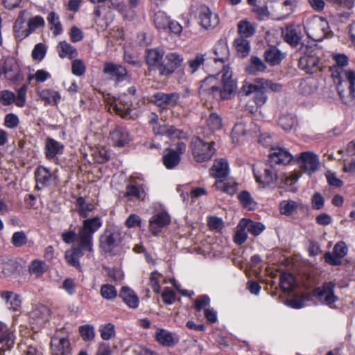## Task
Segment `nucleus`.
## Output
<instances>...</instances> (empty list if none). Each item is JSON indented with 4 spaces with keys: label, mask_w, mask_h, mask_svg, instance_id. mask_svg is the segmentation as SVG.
Instances as JSON below:
<instances>
[{
    "label": "nucleus",
    "mask_w": 355,
    "mask_h": 355,
    "mask_svg": "<svg viewBox=\"0 0 355 355\" xmlns=\"http://www.w3.org/2000/svg\"><path fill=\"white\" fill-rule=\"evenodd\" d=\"M284 40L293 46L298 45L302 40L301 28L298 26L288 25L282 31Z\"/></svg>",
    "instance_id": "nucleus-26"
},
{
    "label": "nucleus",
    "mask_w": 355,
    "mask_h": 355,
    "mask_svg": "<svg viewBox=\"0 0 355 355\" xmlns=\"http://www.w3.org/2000/svg\"><path fill=\"white\" fill-rule=\"evenodd\" d=\"M238 198L243 207L245 208L248 209H254L257 207V204L248 191H241L239 194Z\"/></svg>",
    "instance_id": "nucleus-53"
},
{
    "label": "nucleus",
    "mask_w": 355,
    "mask_h": 355,
    "mask_svg": "<svg viewBox=\"0 0 355 355\" xmlns=\"http://www.w3.org/2000/svg\"><path fill=\"white\" fill-rule=\"evenodd\" d=\"M266 69V65L261 58L257 56H252L250 64L245 68V71L248 74H257L263 72Z\"/></svg>",
    "instance_id": "nucleus-41"
},
{
    "label": "nucleus",
    "mask_w": 355,
    "mask_h": 355,
    "mask_svg": "<svg viewBox=\"0 0 355 355\" xmlns=\"http://www.w3.org/2000/svg\"><path fill=\"white\" fill-rule=\"evenodd\" d=\"M169 18L165 12L159 11L154 15V23L158 29H166L169 25Z\"/></svg>",
    "instance_id": "nucleus-55"
},
{
    "label": "nucleus",
    "mask_w": 355,
    "mask_h": 355,
    "mask_svg": "<svg viewBox=\"0 0 355 355\" xmlns=\"http://www.w3.org/2000/svg\"><path fill=\"white\" fill-rule=\"evenodd\" d=\"M47 21L51 26L50 29L52 31L54 35L57 36L62 34V26L58 15L54 11L50 12L47 17Z\"/></svg>",
    "instance_id": "nucleus-45"
},
{
    "label": "nucleus",
    "mask_w": 355,
    "mask_h": 355,
    "mask_svg": "<svg viewBox=\"0 0 355 355\" xmlns=\"http://www.w3.org/2000/svg\"><path fill=\"white\" fill-rule=\"evenodd\" d=\"M110 137L116 146H124L129 141V134L126 129L116 126L110 132Z\"/></svg>",
    "instance_id": "nucleus-31"
},
{
    "label": "nucleus",
    "mask_w": 355,
    "mask_h": 355,
    "mask_svg": "<svg viewBox=\"0 0 355 355\" xmlns=\"http://www.w3.org/2000/svg\"><path fill=\"white\" fill-rule=\"evenodd\" d=\"M76 207L80 216L86 218L95 209V205L91 201H87L85 198L79 196L76 201Z\"/></svg>",
    "instance_id": "nucleus-36"
},
{
    "label": "nucleus",
    "mask_w": 355,
    "mask_h": 355,
    "mask_svg": "<svg viewBox=\"0 0 355 355\" xmlns=\"http://www.w3.org/2000/svg\"><path fill=\"white\" fill-rule=\"evenodd\" d=\"M256 31L254 24L250 23L247 20H241L238 24V32L239 37L247 39L252 37Z\"/></svg>",
    "instance_id": "nucleus-40"
},
{
    "label": "nucleus",
    "mask_w": 355,
    "mask_h": 355,
    "mask_svg": "<svg viewBox=\"0 0 355 355\" xmlns=\"http://www.w3.org/2000/svg\"><path fill=\"white\" fill-rule=\"evenodd\" d=\"M163 279L162 274L157 271H153L149 277L150 284L155 293H159L161 290L160 282Z\"/></svg>",
    "instance_id": "nucleus-58"
},
{
    "label": "nucleus",
    "mask_w": 355,
    "mask_h": 355,
    "mask_svg": "<svg viewBox=\"0 0 355 355\" xmlns=\"http://www.w3.org/2000/svg\"><path fill=\"white\" fill-rule=\"evenodd\" d=\"M214 144V141L206 142L199 137H193L190 149L193 159L200 163L209 160L216 152Z\"/></svg>",
    "instance_id": "nucleus-5"
},
{
    "label": "nucleus",
    "mask_w": 355,
    "mask_h": 355,
    "mask_svg": "<svg viewBox=\"0 0 355 355\" xmlns=\"http://www.w3.org/2000/svg\"><path fill=\"white\" fill-rule=\"evenodd\" d=\"M180 99L179 94L176 92L164 93L158 92L154 93L150 98V101L162 109L174 107Z\"/></svg>",
    "instance_id": "nucleus-11"
},
{
    "label": "nucleus",
    "mask_w": 355,
    "mask_h": 355,
    "mask_svg": "<svg viewBox=\"0 0 355 355\" xmlns=\"http://www.w3.org/2000/svg\"><path fill=\"white\" fill-rule=\"evenodd\" d=\"M155 338L160 345L166 347L173 346L178 342L173 334L164 329H158L155 334Z\"/></svg>",
    "instance_id": "nucleus-34"
},
{
    "label": "nucleus",
    "mask_w": 355,
    "mask_h": 355,
    "mask_svg": "<svg viewBox=\"0 0 355 355\" xmlns=\"http://www.w3.org/2000/svg\"><path fill=\"white\" fill-rule=\"evenodd\" d=\"M347 76L336 80L338 92L341 101L347 105H352L355 100V72H348Z\"/></svg>",
    "instance_id": "nucleus-6"
},
{
    "label": "nucleus",
    "mask_w": 355,
    "mask_h": 355,
    "mask_svg": "<svg viewBox=\"0 0 355 355\" xmlns=\"http://www.w3.org/2000/svg\"><path fill=\"white\" fill-rule=\"evenodd\" d=\"M329 23L322 17H314L307 20L304 26V31L308 37L317 42L322 41L328 35Z\"/></svg>",
    "instance_id": "nucleus-7"
},
{
    "label": "nucleus",
    "mask_w": 355,
    "mask_h": 355,
    "mask_svg": "<svg viewBox=\"0 0 355 355\" xmlns=\"http://www.w3.org/2000/svg\"><path fill=\"white\" fill-rule=\"evenodd\" d=\"M102 225L103 221L100 216L87 218L83 221L78 232V246L71 250L78 259L84 255V251H93V235Z\"/></svg>",
    "instance_id": "nucleus-2"
},
{
    "label": "nucleus",
    "mask_w": 355,
    "mask_h": 355,
    "mask_svg": "<svg viewBox=\"0 0 355 355\" xmlns=\"http://www.w3.org/2000/svg\"><path fill=\"white\" fill-rule=\"evenodd\" d=\"M21 355H42L40 346L33 342L30 343H26L19 346Z\"/></svg>",
    "instance_id": "nucleus-50"
},
{
    "label": "nucleus",
    "mask_w": 355,
    "mask_h": 355,
    "mask_svg": "<svg viewBox=\"0 0 355 355\" xmlns=\"http://www.w3.org/2000/svg\"><path fill=\"white\" fill-rule=\"evenodd\" d=\"M214 186L218 190L222 191L228 194L232 195L236 191V184L232 181H223L222 180H217Z\"/></svg>",
    "instance_id": "nucleus-52"
},
{
    "label": "nucleus",
    "mask_w": 355,
    "mask_h": 355,
    "mask_svg": "<svg viewBox=\"0 0 355 355\" xmlns=\"http://www.w3.org/2000/svg\"><path fill=\"white\" fill-rule=\"evenodd\" d=\"M184 62L183 55L177 52H170L165 55L160 76L170 77Z\"/></svg>",
    "instance_id": "nucleus-10"
},
{
    "label": "nucleus",
    "mask_w": 355,
    "mask_h": 355,
    "mask_svg": "<svg viewBox=\"0 0 355 355\" xmlns=\"http://www.w3.org/2000/svg\"><path fill=\"white\" fill-rule=\"evenodd\" d=\"M171 223V217L166 212H159L150 220L149 230L153 235L158 234L161 229L167 226Z\"/></svg>",
    "instance_id": "nucleus-23"
},
{
    "label": "nucleus",
    "mask_w": 355,
    "mask_h": 355,
    "mask_svg": "<svg viewBox=\"0 0 355 355\" xmlns=\"http://www.w3.org/2000/svg\"><path fill=\"white\" fill-rule=\"evenodd\" d=\"M49 315V309L42 304L36 306L31 313V318L36 320L37 322H44L48 320Z\"/></svg>",
    "instance_id": "nucleus-46"
},
{
    "label": "nucleus",
    "mask_w": 355,
    "mask_h": 355,
    "mask_svg": "<svg viewBox=\"0 0 355 355\" xmlns=\"http://www.w3.org/2000/svg\"><path fill=\"white\" fill-rule=\"evenodd\" d=\"M48 266L44 261L34 259L28 266V272L35 277H40L46 271Z\"/></svg>",
    "instance_id": "nucleus-44"
},
{
    "label": "nucleus",
    "mask_w": 355,
    "mask_h": 355,
    "mask_svg": "<svg viewBox=\"0 0 355 355\" xmlns=\"http://www.w3.org/2000/svg\"><path fill=\"white\" fill-rule=\"evenodd\" d=\"M234 46L239 55L242 57H246L250 51V44L249 40L243 37H238L234 40Z\"/></svg>",
    "instance_id": "nucleus-49"
},
{
    "label": "nucleus",
    "mask_w": 355,
    "mask_h": 355,
    "mask_svg": "<svg viewBox=\"0 0 355 355\" xmlns=\"http://www.w3.org/2000/svg\"><path fill=\"white\" fill-rule=\"evenodd\" d=\"M57 52L61 58L72 59L77 55L76 49L66 41L59 42L57 46Z\"/></svg>",
    "instance_id": "nucleus-39"
},
{
    "label": "nucleus",
    "mask_w": 355,
    "mask_h": 355,
    "mask_svg": "<svg viewBox=\"0 0 355 355\" xmlns=\"http://www.w3.org/2000/svg\"><path fill=\"white\" fill-rule=\"evenodd\" d=\"M101 295L106 300H114L117 296V291L115 287L111 284H103L101 288Z\"/></svg>",
    "instance_id": "nucleus-60"
},
{
    "label": "nucleus",
    "mask_w": 355,
    "mask_h": 355,
    "mask_svg": "<svg viewBox=\"0 0 355 355\" xmlns=\"http://www.w3.org/2000/svg\"><path fill=\"white\" fill-rule=\"evenodd\" d=\"M295 122V119L289 115H282L279 119V125L285 131H290L293 128Z\"/></svg>",
    "instance_id": "nucleus-63"
},
{
    "label": "nucleus",
    "mask_w": 355,
    "mask_h": 355,
    "mask_svg": "<svg viewBox=\"0 0 355 355\" xmlns=\"http://www.w3.org/2000/svg\"><path fill=\"white\" fill-rule=\"evenodd\" d=\"M180 161V157L178 152L170 150L163 156V163L168 169L175 167Z\"/></svg>",
    "instance_id": "nucleus-48"
},
{
    "label": "nucleus",
    "mask_w": 355,
    "mask_h": 355,
    "mask_svg": "<svg viewBox=\"0 0 355 355\" xmlns=\"http://www.w3.org/2000/svg\"><path fill=\"white\" fill-rule=\"evenodd\" d=\"M17 270L16 262L8 257H0V278L12 277Z\"/></svg>",
    "instance_id": "nucleus-33"
},
{
    "label": "nucleus",
    "mask_w": 355,
    "mask_h": 355,
    "mask_svg": "<svg viewBox=\"0 0 355 355\" xmlns=\"http://www.w3.org/2000/svg\"><path fill=\"white\" fill-rule=\"evenodd\" d=\"M264 57L266 61L272 66L279 64L284 58L283 54L275 47L266 50L264 53Z\"/></svg>",
    "instance_id": "nucleus-42"
},
{
    "label": "nucleus",
    "mask_w": 355,
    "mask_h": 355,
    "mask_svg": "<svg viewBox=\"0 0 355 355\" xmlns=\"http://www.w3.org/2000/svg\"><path fill=\"white\" fill-rule=\"evenodd\" d=\"M207 125L212 131L218 130L222 128V119L216 113H211L207 119Z\"/></svg>",
    "instance_id": "nucleus-61"
},
{
    "label": "nucleus",
    "mask_w": 355,
    "mask_h": 355,
    "mask_svg": "<svg viewBox=\"0 0 355 355\" xmlns=\"http://www.w3.org/2000/svg\"><path fill=\"white\" fill-rule=\"evenodd\" d=\"M302 208V204L293 200H284L279 203V209L282 215L290 216Z\"/></svg>",
    "instance_id": "nucleus-37"
},
{
    "label": "nucleus",
    "mask_w": 355,
    "mask_h": 355,
    "mask_svg": "<svg viewBox=\"0 0 355 355\" xmlns=\"http://www.w3.org/2000/svg\"><path fill=\"white\" fill-rule=\"evenodd\" d=\"M298 66L307 73H313L320 69V59L315 54L304 55L300 58Z\"/></svg>",
    "instance_id": "nucleus-24"
},
{
    "label": "nucleus",
    "mask_w": 355,
    "mask_h": 355,
    "mask_svg": "<svg viewBox=\"0 0 355 355\" xmlns=\"http://www.w3.org/2000/svg\"><path fill=\"white\" fill-rule=\"evenodd\" d=\"M298 163L300 168L309 175L314 173L318 170L320 166V160L318 156L310 151L301 153Z\"/></svg>",
    "instance_id": "nucleus-12"
},
{
    "label": "nucleus",
    "mask_w": 355,
    "mask_h": 355,
    "mask_svg": "<svg viewBox=\"0 0 355 355\" xmlns=\"http://www.w3.org/2000/svg\"><path fill=\"white\" fill-rule=\"evenodd\" d=\"M214 53L216 61L224 62L229 55V49L227 44L223 41L218 42L214 46Z\"/></svg>",
    "instance_id": "nucleus-47"
},
{
    "label": "nucleus",
    "mask_w": 355,
    "mask_h": 355,
    "mask_svg": "<svg viewBox=\"0 0 355 355\" xmlns=\"http://www.w3.org/2000/svg\"><path fill=\"white\" fill-rule=\"evenodd\" d=\"M121 240L122 232L119 228H105L99 236V248L105 253L115 254Z\"/></svg>",
    "instance_id": "nucleus-3"
},
{
    "label": "nucleus",
    "mask_w": 355,
    "mask_h": 355,
    "mask_svg": "<svg viewBox=\"0 0 355 355\" xmlns=\"http://www.w3.org/2000/svg\"><path fill=\"white\" fill-rule=\"evenodd\" d=\"M253 172L257 182L263 187L275 184L278 178L277 171L272 164L254 166Z\"/></svg>",
    "instance_id": "nucleus-9"
},
{
    "label": "nucleus",
    "mask_w": 355,
    "mask_h": 355,
    "mask_svg": "<svg viewBox=\"0 0 355 355\" xmlns=\"http://www.w3.org/2000/svg\"><path fill=\"white\" fill-rule=\"evenodd\" d=\"M119 297L130 308L136 309L139 306V300L135 292L130 287L123 286L119 292Z\"/></svg>",
    "instance_id": "nucleus-29"
},
{
    "label": "nucleus",
    "mask_w": 355,
    "mask_h": 355,
    "mask_svg": "<svg viewBox=\"0 0 355 355\" xmlns=\"http://www.w3.org/2000/svg\"><path fill=\"white\" fill-rule=\"evenodd\" d=\"M206 61V54L197 53L187 60V71L191 74L200 69Z\"/></svg>",
    "instance_id": "nucleus-35"
},
{
    "label": "nucleus",
    "mask_w": 355,
    "mask_h": 355,
    "mask_svg": "<svg viewBox=\"0 0 355 355\" xmlns=\"http://www.w3.org/2000/svg\"><path fill=\"white\" fill-rule=\"evenodd\" d=\"M333 59L335 61V64H333L331 68V77L334 79V83L336 80H339L346 78V73L348 72H355L352 70H345L344 67L348 65L349 59L344 54H336L333 56Z\"/></svg>",
    "instance_id": "nucleus-13"
},
{
    "label": "nucleus",
    "mask_w": 355,
    "mask_h": 355,
    "mask_svg": "<svg viewBox=\"0 0 355 355\" xmlns=\"http://www.w3.org/2000/svg\"><path fill=\"white\" fill-rule=\"evenodd\" d=\"M131 105H132L129 103L127 94H124L123 96H122L121 101L118 103L115 102L110 103L108 107V110L110 112L116 113L123 119H128L131 118Z\"/></svg>",
    "instance_id": "nucleus-21"
},
{
    "label": "nucleus",
    "mask_w": 355,
    "mask_h": 355,
    "mask_svg": "<svg viewBox=\"0 0 355 355\" xmlns=\"http://www.w3.org/2000/svg\"><path fill=\"white\" fill-rule=\"evenodd\" d=\"M103 71L111 80L116 82L123 81L128 76L127 69L124 67L112 62H106Z\"/></svg>",
    "instance_id": "nucleus-19"
},
{
    "label": "nucleus",
    "mask_w": 355,
    "mask_h": 355,
    "mask_svg": "<svg viewBox=\"0 0 355 355\" xmlns=\"http://www.w3.org/2000/svg\"><path fill=\"white\" fill-rule=\"evenodd\" d=\"M26 14L27 12L25 10L20 11L14 24L13 29L15 37L19 40H22L30 35L28 28H25Z\"/></svg>",
    "instance_id": "nucleus-27"
},
{
    "label": "nucleus",
    "mask_w": 355,
    "mask_h": 355,
    "mask_svg": "<svg viewBox=\"0 0 355 355\" xmlns=\"http://www.w3.org/2000/svg\"><path fill=\"white\" fill-rule=\"evenodd\" d=\"M148 189L144 184H129L125 188V196L130 200L143 201L146 199Z\"/></svg>",
    "instance_id": "nucleus-28"
},
{
    "label": "nucleus",
    "mask_w": 355,
    "mask_h": 355,
    "mask_svg": "<svg viewBox=\"0 0 355 355\" xmlns=\"http://www.w3.org/2000/svg\"><path fill=\"white\" fill-rule=\"evenodd\" d=\"M165 53L163 49L155 48L146 51V62L150 70H157L160 75Z\"/></svg>",
    "instance_id": "nucleus-15"
},
{
    "label": "nucleus",
    "mask_w": 355,
    "mask_h": 355,
    "mask_svg": "<svg viewBox=\"0 0 355 355\" xmlns=\"http://www.w3.org/2000/svg\"><path fill=\"white\" fill-rule=\"evenodd\" d=\"M228 163L225 159H216L210 168V175L217 179L226 178L228 175Z\"/></svg>",
    "instance_id": "nucleus-30"
},
{
    "label": "nucleus",
    "mask_w": 355,
    "mask_h": 355,
    "mask_svg": "<svg viewBox=\"0 0 355 355\" xmlns=\"http://www.w3.org/2000/svg\"><path fill=\"white\" fill-rule=\"evenodd\" d=\"M79 333L85 341L92 340L95 337L94 328L91 324H85L79 327Z\"/></svg>",
    "instance_id": "nucleus-57"
},
{
    "label": "nucleus",
    "mask_w": 355,
    "mask_h": 355,
    "mask_svg": "<svg viewBox=\"0 0 355 355\" xmlns=\"http://www.w3.org/2000/svg\"><path fill=\"white\" fill-rule=\"evenodd\" d=\"M1 298L6 302L10 310L17 311L21 307V300L20 296L12 291H0Z\"/></svg>",
    "instance_id": "nucleus-32"
},
{
    "label": "nucleus",
    "mask_w": 355,
    "mask_h": 355,
    "mask_svg": "<svg viewBox=\"0 0 355 355\" xmlns=\"http://www.w3.org/2000/svg\"><path fill=\"white\" fill-rule=\"evenodd\" d=\"M15 336L8 325L0 321V355H5L14 345Z\"/></svg>",
    "instance_id": "nucleus-18"
},
{
    "label": "nucleus",
    "mask_w": 355,
    "mask_h": 355,
    "mask_svg": "<svg viewBox=\"0 0 355 355\" xmlns=\"http://www.w3.org/2000/svg\"><path fill=\"white\" fill-rule=\"evenodd\" d=\"M292 159V155L285 148L272 147L269 154V162L271 164L286 165L290 163Z\"/></svg>",
    "instance_id": "nucleus-20"
},
{
    "label": "nucleus",
    "mask_w": 355,
    "mask_h": 355,
    "mask_svg": "<svg viewBox=\"0 0 355 355\" xmlns=\"http://www.w3.org/2000/svg\"><path fill=\"white\" fill-rule=\"evenodd\" d=\"M240 227H245L247 231L254 236L259 235L265 230V226L261 223L245 219L240 221Z\"/></svg>",
    "instance_id": "nucleus-43"
},
{
    "label": "nucleus",
    "mask_w": 355,
    "mask_h": 355,
    "mask_svg": "<svg viewBox=\"0 0 355 355\" xmlns=\"http://www.w3.org/2000/svg\"><path fill=\"white\" fill-rule=\"evenodd\" d=\"M64 145L52 138H47L45 143L44 153L47 159L51 161L57 159L58 155L63 153Z\"/></svg>",
    "instance_id": "nucleus-25"
},
{
    "label": "nucleus",
    "mask_w": 355,
    "mask_h": 355,
    "mask_svg": "<svg viewBox=\"0 0 355 355\" xmlns=\"http://www.w3.org/2000/svg\"><path fill=\"white\" fill-rule=\"evenodd\" d=\"M101 337L104 340H108L116 335L115 327L112 323L102 324L99 327Z\"/></svg>",
    "instance_id": "nucleus-54"
},
{
    "label": "nucleus",
    "mask_w": 355,
    "mask_h": 355,
    "mask_svg": "<svg viewBox=\"0 0 355 355\" xmlns=\"http://www.w3.org/2000/svg\"><path fill=\"white\" fill-rule=\"evenodd\" d=\"M335 284L331 282H324L321 287L314 290V295L322 303L331 305L335 302L337 297L334 293Z\"/></svg>",
    "instance_id": "nucleus-17"
},
{
    "label": "nucleus",
    "mask_w": 355,
    "mask_h": 355,
    "mask_svg": "<svg viewBox=\"0 0 355 355\" xmlns=\"http://www.w3.org/2000/svg\"><path fill=\"white\" fill-rule=\"evenodd\" d=\"M294 276L288 272H283L280 276V286L285 292L291 291L295 286Z\"/></svg>",
    "instance_id": "nucleus-51"
},
{
    "label": "nucleus",
    "mask_w": 355,
    "mask_h": 355,
    "mask_svg": "<svg viewBox=\"0 0 355 355\" xmlns=\"http://www.w3.org/2000/svg\"><path fill=\"white\" fill-rule=\"evenodd\" d=\"M0 102L4 106H8L14 103L16 105L15 94L8 89L1 91Z\"/></svg>",
    "instance_id": "nucleus-59"
},
{
    "label": "nucleus",
    "mask_w": 355,
    "mask_h": 355,
    "mask_svg": "<svg viewBox=\"0 0 355 355\" xmlns=\"http://www.w3.org/2000/svg\"><path fill=\"white\" fill-rule=\"evenodd\" d=\"M266 83L265 79L261 78L254 79L253 83L245 81L240 92L242 95L246 96L254 94L253 101L254 103L257 107H261L268 100L266 90L264 88Z\"/></svg>",
    "instance_id": "nucleus-4"
},
{
    "label": "nucleus",
    "mask_w": 355,
    "mask_h": 355,
    "mask_svg": "<svg viewBox=\"0 0 355 355\" xmlns=\"http://www.w3.org/2000/svg\"><path fill=\"white\" fill-rule=\"evenodd\" d=\"M38 95L45 103L49 105H58L61 99L60 92L52 89H43Z\"/></svg>",
    "instance_id": "nucleus-38"
},
{
    "label": "nucleus",
    "mask_w": 355,
    "mask_h": 355,
    "mask_svg": "<svg viewBox=\"0 0 355 355\" xmlns=\"http://www.w3.org/2000/svg\"><path fill=\"white\" fill-rule=\"evenodd\" d=\"M44 19L40 15L30 17L27 21L28 29V31H30V34H31L37 28L44 27Z\"/></svg>",
    "instance_id": "nucleus-56"
},
{
    "label": "nucleus",
    "mask_w": 355,
    "mask_h": 355,
    "mask_svg": "<svg viewBox=\"0 0 355 355\" xmlns=\"http://www.w3.org/2000/svg\"><path fill=\"white\" fill-rule=\"evenodd\" d=\"M12 83L23 79L19 64L13 57H4L0 60V76Z\"/></svg>",
    "instance_id": "nucleus-8"
},
{
    "label": "nucleus",
    "mask_w": 355,
    "mask_h": 355,
    "mask_svg": "<svg viewBox=\"0 0 355 355\" xmlns=\"http://www.w3.org/2000/svg\"><path fill=\"white\" fill-rule=\"evenodd\" d=\"M245 133V127L243 123H238L235 125L232 129L231 135L233 142H240L241 137H243Z\"/></svg>",
    "instance_id": "nucleus-62"
},
{
    "label": "nucleus",
    "mask_w": 355,
    "mask_h": 355,
    "mask_svg": "<svg viewBox=\"0 0 355 355\" xmlns=\"http://www.w3.org/2000/svg\"><path fill=\"white\" fill-rule=\"evenodd\" d=\"M11 243L15 247H21L27 243V236L22 231L16 232L12 236Z\"/></svg>",
    "instance_id": "nucleus-64"
},
{
    "label": "nucleus",
    "mask_w": 355,
    "mask_h": 355,
    "mask_svg": "<svg viewBox=\"0 0 355 355\" xmlns=\"http://www.w3.org/2000/svg\"><path fill=\"white\" fill-rule=\"evenodd\" d=\"M51 355H71V343L67 338L54 337L51 341Z\"/></svg>",
    "instance_id": "nucleus-22"
},
{
    "label": "nucleus",
    "mask_w": 355,
    "mask_h": 355,
    "mask_svg": "<svg viewBox=\"0 0 355 355\" xmlns=\"http://www.w3.org/2000/svg\"><path fill=\"white\" fill-rule=\"evenodd\" d=\"M220 78V86H218V78L209 76L205 78L199 88V93L202 96H207L216 99L226 100L234 95L236 84L232 79V72L227 67L217 73Z\"/></svg>",
    "instance_id": "nucleus-1"
},
{
    "label": "nucleus",
    "mask_w": 355,
    "mask_h": 355,
    "mask_svg": "<svg viewBox=\"0 0 355 355\" xmlns=\"http://www.w3.org/2000/svg\"><path fill=\"white\" fill-rule=\"evenodd\" d=\"M198 18L200 25L205 29L214 28L220 21L218 15L213 12L207 6H200Z\"/></svg>",
    "instance_id": "nucleus-16"
},
{
    "label": "nucleus",
    "mask_w": 355,
    "mask_h": 355,
    "mask_svg": "<svg viewBox=\"0 0 355 355\" xmlns=\"http://www.w3.org/2000/svg\"><path fill=\"white\" fill-rule=\"evenodd\" d=\"M37 187L42 189L44 187L51 185H55L58 182L57 176L55 173L43 166H38L35 171Z\"/></svg>",
    "instance_id": "nucleus-14"
}]
</instances>
